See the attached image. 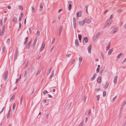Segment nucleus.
Here are the masks:
<instances>
[{"label": "nucleus", "instance_id": "15", "mask_svg": "<svg viewBox=\"0 0 126 126\" xmlns=\"http://www.w3.org/2000/svg\"><path fill=\"white\" fill-rule=\"evenodd\" d=\"M109 82H107L106 83L105 85H103V86L104 88H107L108 86L109 85Z\"/></svg>", "mask_w": 126, "mask_h": 126}, {"label": "nucleus", "instance_id": "24", "mask_svg": "<svg viewBox=\"0 0 126 126\" xmlns=\"http://www.w3.org/2000/svg\"><path fill=\"white\" fill-rule=\"evenodd\" d=\"M13 20L14 22L15 23H16L17 21V18L15 17H14L13 18Z\"/></svg>", "mask_w": 126, "mask_h": 126}, {"label": "nucleus", "instance_id": "3", "mask_svg": "<svg viewBox=\"0 0 126 126\" xmlns=\"http://www.w3.org/2000/svg\"><path fill=\"white\" fill-rule=\"evenodd\" d=\"M51 68H50L48 70V73L47 74L48 75L50 76L49 78H51L52 77L54 71L53 70L51 71Z\"/></svg>", "mask_w": 126, "mask_h": 126}, {"label": "nucleus", "instance_id": "28", "mask_svg": "<svg viewBox=\"0 0 126 126\" xmlns=\"http://www.w3.org/2000/svg\"><path fill=\"white\" fill-rule=\"evenodd\" d=\"M16 106V104L15 103H14L13 104V110H15V107Z\"/></svg>", "mask_w": 126, "mask_h": 126}, {"label": "nucleus", "instance_id": "51", "mask_svg": "<svg viewBox=\"0 0 126 126\" xmlns=\"http://www.w3.org/2000/svg\"><path fill=\"white\" fill-rule=\"evenodd\" d=\"M62 10V9H60L58 10V13H60Z\"/></svg>", "mask_w": 126, "mask_h": 126}, {"label": "nucleus", "instance_id": "61", "mask_svg": "<svg viewBox=\"0 0 126 126\" xmlns=\"http://www.w3.org/2000/svg\"><path fill=\"white\" fill-rule=\"evenodd\" d=\"M124 29L126 28V24L123 26Z\"/></svg>", "mask_w": 126, "mask_h": 126}, {"label": "nucleus", "instance_id": "19", "mask_svg": "<svg viewBox=\"0 0 126 126\" xmlns=\"http://www.w3.org/2000/svg\"><path fill=\"white\" fill-rule=\"evenodd\" d=\"M75 44L76 45V47H78L79 45V43H78V40L77 39H76L75 40Z\"/></svg>", "mask_w": 126, "mask_h": 126}, {"label": "nucleus", "instance_id": "31", "mask_svg": "<svg viewBox=\"0 0 126 126\" xmlns=\"http://www.w3.org/2000/svg\"><path fill=\"white\" fill-rule=\"evenodd\" d=\"M28 37H26V38H25V41L24 42V44H25L27 42V40H28Z\"/></svg>", "mask_w": 126, "mask_h": 126}, {"label": "nucleus", "instance_id": "53", "mask_svg": "<svg viewBox=\"0 0 126 126\" xmlns=\"http://www.w3.org/2000/svg\"><path fill=\"white\" fill-rule=\"evenodd\" d=\"M0 25L1 26L2 25V19H0Z\"/></svg>", "mask_w": 126, "mask_h": 126}, {"label": "nucleus", "instance_id": "11", "mask_svg": "<svg viewBox=\"0 0 126 126\" xmlns=\"http://www.w3.org/2000/svg\"><path fill=\"white\" fill-rule=\"evenodd\" d=\"M92 48V46L91 45H90L88 47L87 49L88 52L90 53H91V50Z\"/></svg>", "mask_w": 126, "mask_h": 126}, {"label": "nucleus", "instance_id": "56", "mask_svg": "<svg viewBox=\"0 0 126 126\" xmlns=\"http://www.w3.org/2000/svg\"><path fill=\"white\" fill-rule=\"evenodd\" d=\"M7 42L8 43H9L10 42V40L9 39H8L7 40Z\"/></svg>", "mask_w": 126, "mask_h": 126}, {"label": "nucleus", "instance_id": "62", "mask_svg": "<svg viewBox=\"0 0 126 126\" xmlns=\"http://www.w3.org/2000/svg\"><path fill=\"white\" fill-rule=\"evenodd\" d=\"M48 116H49V114L48 113L46 115L47 118V119L48 118Z\"/></svg>", "mask_w": 126, "mask_h": 126}, {"label": "nucleus", "instance_id": "52", "mask_svg": "<svg viewBox=\"0 0 126 126\" xmlns=\"http://www.w3.org/2000/svg\"><path fill=\"white\" fill-rule=\"evenodd\" d=\"M113 18V16L112 15H111L110 16V18L109 19H111Z\"/></svg>", "mask_w": 126, "mask_h": 126}, {"label": "nucleus", "instance_id": "13", "mask_svg": "<svg viewBox=\"0 0 126 126\" xmlns=\"http://www.w3.org/2000/svg\"><path fill=\"white\" fill-rule=\"evenodd\" d=\"M117 76H115L114 77L113 79V82L114 84H116L117 82Z\"/></svg>", "mask_w": 126, "mask_h": 126}, {"label": "nucleus", "instance_id": "55", "mask_svg": "<svg viewBox=\"0 0 126 126\" xmlns=\"http://www.w3.org/2000/svg\"><path fill=\"white\" fill-rule=\"evenodd\" d=\"M75 61V59H73L72 61V63H73Z\"/></svg>", "mask_w": 126, "mask_h": 126}, {"label": "nucleus", "instance_id": "1", "mask_svg": "<svg viewBox=\"0 0 126 126\" xmlns=\"http://www.w3.org/2000/svg\"><path fill=\"white\" fill-rule=\"evenodd\" d=\"M110 30L111 33L113 34L117 32L118 30V29L117 27H112L110 28Z\"/></svg>", "mask_w": 126, "mask_h": 126}, {"label": "nucleus", "instance_id": "57", "mask_svg": "<svg viewBox=\"0 0 126 126\" xmlns=\"http://www.w3.org/2000/svg\"><path fill=\"white\" fill-rule=\"evenodd\" d=\"M37 38H35V40L34 41V42L36 43L37 42Z\"/></svg>", "mask_w": 126, "mask_h": 126}, {"label": "nucleus", "instance_id": "2", "mask_svg": "<svg viewBox=\"0 0 126 126\" xmlns=\"http://www.w3.org/2000/svg\"><path fill=\"white\" fill-rule=\"evenodd\" d=\"M112 20L111 19H108L106 22L105 25L104 26V28H105L110 25L112 22Z\"/></svg>", "mask_w": 126, "mask_h": 126}, {"label": "nucleus", "instance_id": "40", "mask_svg": "<svg viewBox=\"0 0 126 126\" xmlns=\"http://www.w3.org/2000/svg\"><path fill=\"white\" fill-rule=\"evenodd\" d=\"M122 53H121L119 54L117 56V58H118L122 55Z\"/></svg>", "mask_w": 126, "mask_h": 126}, {"label": "nucleus", "instance_id": "25", "mask_svg": "<svg viewBox=\"0 0 126 126\" xmlns=\"http://www.w3.org/2000/svg\"><path fill=\"white\" fill-rule=\"evenodd\" d=\"M72 7V4H69L68 7V10L70 11L71 10Z\"/></svg>", "mask_w": 126, "mask_h": 126}, {"label": "nucleus", "instance_id": "4", "mask_svg": "<svg viewBox=\"0 0 126 126\" xmlns=\"http://www.w3.org/2000/svg\"><path fill=\"white\" fill-rule=\"evenodd\" d=\"M5 28V26H3L2 27V30H0V36H2L3 35L4 32Z\"/></svg>", "mask_w": 126, "mask_h": 126}, {"label": "nucleus", "instance_id": "42", "mask_svg": "<svg viewBox=\"0 0 126 126\" xmlns=\"http://www.w3.org/2000/svg\"><path fill=\"white\" fill-rule=\"evenodd\" d=\"M73 25L74 28L75 29L76 27V23H73Z\"/></svg>", "mask_w": 126, "mask_h": 126}, {"label": "nucleus", "instance_id": "29", "mask_svg": "<svg viewBox=\"0 0 126 126\" xmlns=\"http://www.w3.org/2000/svg\"><path fill=\"white\" fill-rule=\"evenodd\" d=\"M19 9L21 10H23V7L21 5H19Z\"/></svg>", "mask_w": 126, "mask_h": 126}, {"label": "nucleus", "instance_id": "32", "mask_svg": "<svg viewBox=\"0 0 126 126\" xmlns=\"http://www.w3.org/2000/svg\"><path fill=\"white\" fill-rule=\"evenodd\" d=\"M73 23H76V20L75 17H74L73 19Z\"/></svg>", "mask_w": 126, "mask_h": 126}, {"label": "nucleus", "instance_id": "46", "mask_svg": "<svg viewBox=\"0 0 126 126\" xmlns=\"http://www.w3.org/2000/svg\"><path fill=\"white\" fill-rule=\"evenodd\" d=\"M100 35V33H97L96 34V36L95 37H97L98 36H99V35ZM95 37V36H94Z\"/></svg>", "mask_w": 126, "mask_h": 126}, {"label": "nucleus", "instance_id": "45", "mask_svg": "<svg viewBox=\"0 0 126 126\" xmlns=\"http://www.w3.org/2000/svg\"><path fill=\"white\" fill-rule=\"evenodd\" d=\"M87 98V97L86 96H84L83 99V101L84 102H85Z\"/></svg>", "mask_w": 126, "mask_h": 126}, {"label": "nucleus", "instance_id": "22", "mask_svg": "<svg viewBox=\"0 0 126 126\" xmlns=\"http://www.w3.org/2000/svg\"><path fill=\"white\" fill-rule=\"evenodd\" d=\"M85 41V42L87 43L88 41V39L87 37H85L84 38V40H83V41Z\"/></svg>", "mask_w": 126, "mask_h": 126}, {"label": "nucleus", "instance_id": "36", "mask_svg": "<svg viewBox=\"0 0 126 126\" xmlns=\"http://www.w3.org/2000/svg\"><path fill=\"white\" fill-rule=\"evenodd\" d=\"M100 96L99 95H98L97 96V101H98L99 99V98H100Z\"/></svg>", "mask_w": 126, "mask_h": 126}, {"label": "nucleus", "instance_id": "64", "mask_svg": "<svg viewBox=\"0 0 126 126\" xmlns=\"http://www.w3.org/2000/svg\"><path fill=\"white\" fill-rule=\"evenodd\" d=\"M19 28H20L21 27V24L20 23H19Z\"/></svg>", "mask_w": 126, "mask_h": 126}, {"label": "nucleus", "instance_id": "48", "mask_svg": "<svg viewBox=\"0 0 126 126\" xmlns=\"http://www.w3.org/2000/svg\"><path fill=\"white\" fill-rule=\"evenodd\" d=\"M126 61V58L125 59L124 61L122 62V63H124Z\"/></svg>", "mask_w": 126, "mask_h": 126}, {"label": "nucleus", "instance_id": "58", "mask_svg": "<svg viewBox=\"0 0 126 126\" xmlns=\"http://www.w3.org/2000/svg\"><path fill=\"white\" fill-rule=\"evenodd\" d=\"M21 17H22L23 16V14L22 13H21Z\"/></svg>", "mask_w": 126, "mask_h": 126}, {"label": "nucleus", "instance_id": "7", "mask_svg": "<svg viewBox=\"0 0 126 126\" xmlns=\"http://www.w3.org/2000/svg\"><path fill=\"white\" fill-rule=\"evenodd\" d=\"M85 20L87 23L88 24L91 23L92 21V20L91 18H86Z\"/></svg>", "mask_w": 126, "mask_h": 126}, {"label": "nucleus", "instance_id": "38", "mask_svg": "<svg viewBox=\"0 0 126 126\" xmlns=\"http://www.w3.org/2000/svg\"><path fill=\"white\" fill-rule=\"evenodd\" d=\"M55 40V38H54L53 39L52 41L51 44H53L54 43Z\"/></svg>", "mask_w": 126, "mask_h": 126}, {"label": "nucleus", "instance_id": "60", "mask_svg": "<svg viewBox=\"0 0 126 126\" xmlns=\"http://www.w3.org/2000/svg\"><path fill=\"white\" fill-rule=\"evenodd\" d=\"M36 44V43L34 42V43L33 44V46L34 47L35 46Z\"/></svg>", "mask_w": 126, "mask_h": 126}, {"label": "nucleus", "instance_id": "10", "mask_svg": "<svg viewBox=\"0 0 126 126\" xmlns=\"http://www.w3.org/2000/svg\"><path fill=\"white\" fill-rule=\"evenodd\" d=\"M15 96V94H14L12 97L10 99V101L12 102L13 101L14 99Z\"/></svg>", "mask_w": 126, "mask_h": 126}, {"label": "nucleus", "instance_id": "17", "mask_svg": "<svg viewBox=\"0 0 126 126\" xmlns=\"http://www.w3.org/2000/svg\"><path fill=\"white\" fill-rule=\"evenodd\" d=\"M101 77H98L97 79V82L98 83H101Z\"/></svg>", "mask_w": 126, "mask_h": 126}, {"label": "nucleus", "instance_id": "9", "mask_svg": "<svg viewBox=\"0 0 126 126\" xmlns=\"http://www.w3.org/2000/svg\"><path fill=\"white\" fill-rule=\"evenodd\" d=\"M8 71H7L5 72L4 75V80H5L7 78L8 76Z\"/></svg>", "mask_w": 126, "mask_h": 126}, {"label": "nucleus", "instance_id": "47", "mask_svg": "<svg viewBox=\"0 0 126 126\" xmlns=\"http://www.w3.org/2000/svg\"><path fill=\"white\" fill-rule=\"evenodd\" d=\"M83 125V122H82L79 125V126H82Z\"/></svg>", "mask_w": 126, "mask_h": 126}, {"label": "nucleus", "instance_id": "44", "mask_svg": "<svg viewBox=\"0 0 126 126\" xmlns=\"http://www.w3.org/2000/svg\"><path fill=\"white\" fill-rule=\"evenodd\" d=\"M71 56V54H67L66 55V57H70V56Z\"/></svg>", "mask_w": 126, "mask_h": 126}, {"label": "nucleus", "instance_id": "50", "mask_svg": "<svg viewBox=\"0 0 126 126\" xmlns=\"http://www.w3.org/2000/svg\"><path fill=\"white\" fill-rule=\"evenodd\" d=\"M48 97L49 98H52V96L49 94H48Z\"/></svg>", "mask_w": 126, "mask_h": 126}, {"label": "nucleus", "instance_id": "16", "mask_svg": "<svg viewBox=\"0 0 126 126\" xmlns=\"http://www.w3.org/2000/svg\"><path fill=\"white\" fill-rule=\"evenodd\" d=\"M31 43V41H30L29 43H28L27 46L26 47V49H28L30 47V45Z\"/></svg>", "mask_w": 126, "mask_h": 126}, {"label": "nucleus", "instance_id": "41", "mask_svg": "<svg viewBox=\"0 0 126 126\" xmlns=\"http://www.w3.org/2000/svg\"><path fill=\"white\" fill-rule=\"evenodd\" d=\"M7 17H5L4 18V23H5L6 21H7Z\"/></svg>", "mask_w": 126, "mask_h": 126}, {"label": "nucleus", "instance_id": "34", "mask_svg": "<svg viewBox=\"0 0 126 126\" xmlns=\"http://www.w3.org/2000/svg\"><path fill=\"white\" fill-rule=\"evenodd\" d=\"M78 37L79 39V41H80L81 40L82 36L81 35H78Z\"/></svg>", "mask_w": 126, "mask_h": 126}, {"label": "nucleus", "instance_id": "26", "mask_svg": "<svg viewBox=\"0 0 126 126\" xmlns=\"http://www.w3.org/2000/svg\"><path fill=\"white\" fill-rule=\"evenodd\" d=\"M100 65H98V67L96 69V72H98L100 69Z\"/></svg>", "mask_w": 126, "mask_h": 126}, {"label": "nucleus", "instance_id": "59", "mask_svg": "<svg viewBox=\"0 0 126 126\" xmlns=\"http://www.w3.org/2000/svg\"><path fill=\"white\" fill-rule=\"evenodd\" d=\"M11 107L10 106L9 110V111L8 113V114H9L10 112V111L11 110Z\"/></svg>", "mask_w": 126, "mask_h": 126}, {"label": "nucleus", "instance_id": "33", "mask_svg": "<svg viewBox=\"0 0 126 126\" xmlns=\"http://www.w3.org/2000/svg\"><path fill=\"white\" fill-rule=\"evenodd\" d=\"M104 68H102L101 69V70L100 71V74H101L104 70Z\"/></svg>", "mask_w": 126, "mask_h": 126}, {"label": "nucleus", "instance_id": "35", "mask_svg": "<svg viewBox=\"0 0 126 126\" xmlns=\"http://www.w3.org/2000/svg\"><path fill=\"white\" fill-rule=\"evenodd\" d=\"M106 91H104L103 92V96H105L106 94Z\"/></svg>", "mask_w": 126, "mask_h": 126}, {"label": "nucleus", "instance_id": "12", "mask_svg": "<svg viewBox=\"0 0 126 126\" xmlns=\"http://www.w3.org/2000/svg\"><path fill=\"white\" fill-rule=\"evenodd\" d=\"M96 76V74L95 73L93 75V77L91 78L90 79V80L91 81H93L95 79V78Z\"/></svg>", "mask_w": 126, "mask_h": 126}, {"label": "nucleus", "instance_id": "49", "mask_svg": "<svg viewBox=\"0 0 126 126\" xmlns=\"http://www.w3.org/2000/svg\"><path fill=\"white\" fill-rule=\"evenodd\" d=\"M117 96H116L115 97H114L112 99V101H113L116 98Z\"/></svg>", "mask_w": 126, "mask_h": 126}, {"label": "nucleus", "instance_id": "63", "mask_svg": "<svg viewBox=\"0 0 126 126\" xmlns=\"http://www.w3.org/2000/svg\"><path fill=\"white\" fill-rule=\"evenodd\" d=\"M91 113V110H89L88 112V114L90 115Z\"/></svg>", "mask_w": 126, "mask_h": 126}, {"label": "nucleus", "instance_id": "18", "mask_svg": "<svg viewBox=\"0 0 126 126\" xmlns=\"http://www.w3.org/2000/svg\"><path fill=\"white\" fill-rule=\"evenodd\" d=\"M82 60V58L81 57H79V65H80V63Z\"/></svg>", "mask_w": 126, "mask_h": 126}, {"label": "nucleus", "instance_id": "30", "mask_svg": "<svg viewBox=\"0 0 126 126\" xmlns=\"http://www.w3.org/2000/svg\"><path fill=\"white\" fill-rule=\"evenodd\" d=\"M40 31L39 30H37L36 32V34L38 36L40 35Z\"/></svg>", "mask_w": 126, "mask_h": 126}, {"label": "nucleus", "instance_id": "37", "mask_svg": "<svg viewBox=\"0 0 126 126\" xmlns=\"http://www.w3.org/2000/svg\"><path fill=\"white\" fill-rule=\"evenodd\" d=\"M32 12L33 13L34 11H35V8L33 6H32Z\"/></svg>", "mask_w": 126, "mask_h": 126}, {"label": "nucleus", "instance_id": "14", "mask_svg": "<svg viewBox=\"0 0 126 126\" xmlns=\"http://www.w3.org/2000/svg\"><path fill=\"white\" fill-rule=\"evenodd\" d=\"M39 10L40 11H42L43 9V6L42 4V3H41L39 4Z\"/></svg>", "mask_w": 126, "mask_h": 126}, {"label": "nucleus", "instance_id": "6", "mask_svg": "<svg viewBox=\"0 0 126 126\" xmlns=\"http://www.w3.org/2000/svg\"><path fill=\"white\" fill-rule=\"evenodd\" d=\"M45 43L44 42H43L41 47L40 50V52L42 51L44 49V48H45Z\"/></svg>", "mask_w": 126, "mask_h": 126}, {"label": "nucleus", "instance_id": "39", "mask_svg": "<svg viewBox=\"0 0 126 126\" xmlns=\"http://www.w3.org/2000/svg\"><path fill=\"white\" fill-rule=\"evenodd\" d=\"M122 11H123L121 9H119V10H118L117 11L118 13H121V12H122Z\"/></svg>", "mask_w": 126, "mask_h": 126}, {"label": "nucleus", "instance_id": "20", "mask_svg": "<svg viewBox=\"0 0 126 126\" xmlns=\"http://www.w3.org/2000/svg\"><path fill=\"white\" fill-rule=\"evenodd\" d=\"M62 27H61L59 29V35H60L62 32Z\"/></svg>", "mask_w": 126, "mask_h": 126}, {"label": "nucleus", "instance_id": "27", "mask_svg": "<svg viewBox=\"0 0 126 126\" xmlns=\"http://www.w3.org/2000/svg\"><path fill=\"white\" fill-rule=\"evenodd\" d=\"M48 93V91L46 90H45L43 92V93L44 95H45Z\"/></svg>", "mask_w": 126, "mask_h": 126}, {"label": "nucleus", "instance_id": "21", "mask_svg": "<svg viewBox=\"0 0 126 126\" xmlns=\"http://www.w3.org/2000/svg\"><path fill=\"white\" fill-rule=\"evenodd\" d=\"M113 50L112 49H111L109 50L108 52V55H110L111 54L113 51Z\"/></svg>", "mask_w": 126, "mask_h": 126}, {"label": "nucleus", "instance_id": "23", "mask_svg": "<svg viewBox=\"0 0 126 126\" xmlns=\"http://www.w3.org/2000/svg\"><path fill=\"white\" fill-rule=\"evenodd\" d=\"M110 44H108L107 45L106 47V50H109V49L110 47Z\"/></svg>", "mask_w": 126, "mask_h": 126}, {"label": "nucleus", "instance_id": "43", "mask_svg": "<svg viewBox=\"0 0 126 126\" xmlns=\"http://www.w3.org/2000/svg\"><path fill=\"white\" fill-rule=\"evenodd\" d=\"M22 97H21L20 98V104L21 105L22 104Z\"/></svg>", "mask_w": 126, "mask_h": 126}, {"label": "nucleus", "instance_id": "5", "mask_svg": "<svg viewBox=\"0 0 126 126\" xmlns=\"http://www.w3.org/2000/svg\"><path fill=\"white\" fill-rule=\"evenodd\" d=\"M82 12L80 11L77 12L76 14L77 17H80L81 16Z\"/></svg>", "mask_w": 126, "mask_h": 126}, {"label": "nucleus", "instance_id": "8", "mask_svg": "<svg viewBox=\"0 0 126 126\" xmlns=\"http://www.w3.org/2000/svg\"><path fill=\"white\" fill-rule=\"evenodd\" d=\"M85 20H84L79 22V24L80 26H82L84 25L85 22Z\"/></svg>", "mask_w": 126, "mask_h": 126}, {"label": "nucleus", "instance_id": "54", "mask_svg": "<svg viewBox=\"0 0 126 126\" xmlns=\"http://www.w3.org/2000/svg\"><path fill=\"white\" fill-rule=\"evenodd\" d=\"M7 8L9 9H10L11 8V7L9 5H8L7 6Z\"/></svg>", "mask_w": 126, "mask_h": 126}]
</instances>
